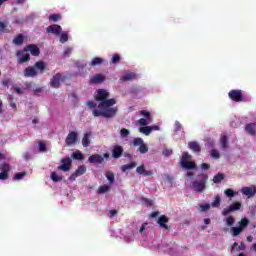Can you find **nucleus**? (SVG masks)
Here are the masks:
<instances>
[{
  "label": "nucleus",
  "instance_id": "obj_17",
  "mask_svg": "<svg viewBox=\"0 0 256 256\" xmlns=\"http://www.w3.org/2000/svg\"><path fill=\"white\" fill-rule=\"evenodd\" d=\"M105 81V76L102 74H96L90 78L89 83L90 85H99Z\"/></svg>",
  "mask_w": 256,
  "mask_h": 256
},
{
  "label": "nucleus",
  "instance_id": "obj_15",
  "mask_svg": "<svg viewBox=\"0 0 256 256\" xmlns=\"http://www.w3.org/2000/svg\"><path fill=\"white\" fill-rule=\"evenodd\" d=\"M241 193L242 195H245L246 197H255L256 194V187L252 186V187H242L241 189Z\"/></svg>",
  "mask_w": 256,
  "mask_h": 256
},
{
  "label": "nucleus",
  "instance_id": "obj_51",
  "mask_svg": "<svg viewBox=\"0 0 256 256\" xmlns=\"http://www.w3.org/2000/svg\"><path fill=\"white\" fill-rule=\"evenodd\" d=\"M25 175H27L26 172L16 173V174L14 175V179H15V180L23 179V177H25Z\"/></svg>",
  "mask_w": 256,
  "mask_h": 256
},
{
  "label": "nucleus",
  "instance_id": "obj_37",
  "mask_svg": "<svg viewBox=\"0 0 256 256\" xmlns=\"http://www.w3.org/2000/svg\"><path fill=\"white\" fill-rule=\"evenodd\" d=\"M139 153H141L142 155H145V153H147L149 151V147L147 146V144H141V146H139L138 148Z\"/></svg>",
  "mask_w": 256,
  "mask_h": 256
},
{
  "label": "nucleus",
  "instance_id": "obj_24",
  "mask_svg": "<svg viewBox=\"0 0 256 256\" xmlns=\"http://www.w3.org/2000/svg\"><path fill=\"white\" fill-rule=\"evenodd\" d=\"M137 167L136 162H131L129 164H124L121 166V171L125 173V171H131V169H135Z\"/></svg>",
  "mask_w": 256,
  "mask_h": 256
},
{
  "label": "nucleus",
  "instance_id": "obj_60",
  "mask_svg": "<svg viewBox=\"0 0 256 256\" xmlns=\"http://www.w3.org/2000/svg\"><path fill=\"white\" fill-rule=\"evenodd\" d=\"M77 177H79L77 174H75V172L74 173H72L71 175H70V177H69V181H75V179H77Z\"/></svg>",
  "mask_w": 256,
  "mask_h": 256
},
{
  "label": "nucleus",
  "instance_id": "obj_22",
  "mask_svg": "<svg viewBox=\"0 0 256 256\" xmlns=\"http://www.w3.org/2000/svg\"><path fill=\"white\" fill-rule=\"evenodd\" d=\"M83 147H89L91 145V132L85 133L82 138Z\"/></svg>",
  "mask_w": 256,
  "mask_h": 256
},
{
  "label": "nucleus",
  "instance_id": "obj_4",
  "mask_svg": "<svg viewBox=\"0 0 256 256\" xmlns=\"http://www.w3.org/2000/svg\"><path fill=\"white\" fill-rule=\"evenodd\" d=\"M180 163H181V167H183V169H187L188 171L197 169V164H195V162H191V155L189 154V152L182 153V158Z\"/></svg>",
  "mask_w": 256,
  "mask_h": 256
},
{
  "label": "nucleus",
  "instance_id": "obj_9",
  "mask_svg": "<svg viewBox=\"0 0 256 256\" xmlns=\"http://www.w3.org/2000/svg\"><path fill=\"white\" fill-rule=\"evenodd\" d=\"M140 115H142L145 118H140L138 120V124L141 125V127H147L149 123H151V113L147 110H141Z\"/></svg>",
  "mask_w": 256,
  "mask_h": 256
},
{
  "label": "nucleus",
  "instance_id": "obj_27",
  "mask_svg": "<svg viewBox=\"0 0 256 256\" xmlns=\"http://www.w3.org/2000/svg\"><path fill=\"white\" fill-rule=\"evenodd\" d=\"M87 172V167L85 165L79 166L76 171L74 172L78 177H81V175H85Z\"/></svg>",
  "mask_w": 256,
  "mask_h": 256
},
{
  "label": "nucleus",
  "instance_id": "obj_61",
  "mask_svg": "<svg viewBox=\"0 0 256 256\" xmlns=\"http://www.w3.org/2000/svg\"><path fill=\"white\" fill-rule=\"evenodd\" d=\"M245 249H246L245 243L241 242L240 246L238 247V251H245Z\"/></svg>",
  "mask_w": 256,
  "mask_h": 256
},
{
  "label": "nucleus",
  "instance_id": "obj_19",
  "mask_svg": "<svg viewBox=\"0 0 256 256\" xmlns=\"http://www.w3.org/2000/svg\"><path fill=\"white\" fill-rule=\"evenodd\" d=\"M137 79V74L134 73V72H126L121 78H120V81H124V82H127V81H133Z\"/></svg>",
  "mask_w": 256,
  "mask_h": 256
},
{
  "label": "nucleus",
  "instance_id": "obj_28",
  "mask_svg": "<svg viewBox=\"0 0 256 256\" xmlns=\"http://www.w3.org/2000/svg\"><path fill=\"white\" fill-rule=\"evenodd\" d=\"M249 226V219L247 218H242L239 222V228L243 231L244 229H247Z\"/></svg>",
  "mask_w": 256,
  "mask_h": 256
},
{
  "label": "nucleus",
  "instance_id": "obj_10",
  "mask_svg": "<svg viewBox=\"0 0 256 256\" xmlns=\"http://www.w3.org/2000/svg\"><path fill=\"white\" fill-rule=\"evenodd\" d=\"M239 209H241V202L232 203L230 206L223 209L222 215L227 217L229 213H233V211H239Z\"/></svg>",
  "mask_w": 256,
  "mask_h": 256
},
{
  "label": "nucleus",
  "instance_id": "obj_25",
  "mask_svg": "<svg viewBox=\"0 0 256 256\" xmlns=\"http://www.w3.org/2000/svg\"><path fill=\"white\" fill-rule=\"evenodd\" d=\"M255 127L256 123H249L246 125L245 131H247L249 135H256Z\"/></svg>",
  "mask_w": 256,
  "mask_h": 256
},
{
  "label": "nucleus",
  "instance_id": "obj_53",
  "mask_svg": "<svg viewBox=\"0 0 256 256\" xmlns=\"http://www.w3.org/2000/svg\"><path fill=\"white\" fill-rule=\"evenodd\" d=\"M86 105L87 107H89V109H95V107H97V103H95L94 101H88Z\"/></svg>",
  "mask_w": 256,
  "mask_h": 256
},
{
  "label": "nucleus",
  "instance_id": "obj_12",
  "mask_svg": "<svg viewBox=\"0 0 256 256\" xmlns=\"http://www.w3.org/2000/svg\"><path fill=\"white\" fill-rule=\"evenodd\" d=\"M157 223H158L160 229H165L166 231H171V226L167 225L169 223V217H167L165 215H161L158 218Z\"/></svg>",
  "mask_w": 256,
  "mask_h": 256
},
{
  "label": "nucleus",
  "instance_id": "obj_5",
  "mask_svg": "<svg viewBox=\"0 0 256 256\" xmlns=\"http://www.w3.org/2000/svg\"><path fill=\"white\" fill-rule=\"evenodd\" d=\"M229 99L234 101L235 103H243L245 102V96L243 95V90H230L228 93Z\"/></svg>",
  "mask_w": 256,
  "mask_h": 256
},
{
  "label": "nucleus",
  "instance_id": "obj_29",
  "mask_svg": "<svg viewBox=\"0 0 256 256\" xmlns=\"http://www.w3.org/2000/svg\"><path fill=\"white\" fill-rule=\"evenodd\" d=\"M230 231H231L233 237H238V235H241V232L243 230L238 226V227H231Z\"/></svg>",
  "mask_w": 256,
  "mask_h": 256
},
{
  "label": "nucleus",
  "instance_id": "obj_20",
  "mask_svg": "<svg viewBox=\"0 0 256 256\" xmlns=\"http://www.w3.org/2000/svg\"><path fill=\"white\" fill-rule=\"evenodd\" d=\"M88 161L89 163H103L104 159H103V156L99 155V154H94V155H91L89 158H88Z\"/></svg>",
  "mask_w": 256,
  "mask_h": 256
},
{
  "label": "nucleus",
  "instance_id": "obj_47",
  "mask_svg": "<svg viewBox=\"0 0 256 256\" xmlns=\"http://www.w3.org/2000/svg\"><path fill=\"white\" fill-rule=\"evenodd\" d=\"M162 155H164V157H169L170 155H173V150L168 149V148H165V149L162 151Z\"/></svg>",
  "mask_w": 256,
  "mask_h": 256
},
{
  "label": "nucleus",
  "instance_id": "obj_11",
  "mask_svg": "<svg viewBox=\"0 0 256 256\" xmlns=\"http://www.w3.org/2000/svg\"><path fill=\"white\" fill-rule=\"evenodd\" d=\"M0 181H5L9 179V171H11V166L9 164H2L0 165Z\"/></svg>",
  "mask_w": 256,
  "mask_h": 256
},
{
  "label": "nucleus",
  "instance_id": "obj_42",
  "mask_svg": "<svg viewBox=\"0 0 256 256\" xmlns=\"http://www.w3.org/2000/svg\"><path fill=\"white\" fill-rule=\"evenodd\" d=\"M226 225H227L228 227H233V225H235V217L229 216V217L226 219Z\"/></svg>",
  "mask_w": 256,
  "mask_h": 256
},
{
  "label": "nucleus",
  "instance_id": "obj_55",
  "mask_svg": "<svg viewBox=\"0 0 256 256\" xmlns=\"http://www.w3.org/2000/svg\"><path fill=\"white\" fill-rule=\"evenodd\" d=\"M201 169H203L204 171H207V170L211 169V165H209L207 163H202Z\"/></svg>",
  "mask_w": 256,
  "mask_h": 256
},
{
  "label": "nucleus",
  "instance_id": "obj_7",
  "mask_svg": "<svg viewBox=\"0 0 256 256\" xmlns=\"http://www.w3.org/2000/svg\"><path fill=\"white\" fill-rule=\"evenodd\" d=\"M65 81V76L61 73H56L50 80V86L53 89H59L61 87V83Z\"/></svg>",
  "mask_w": 256,
  "mask_h": 256
},
{
  "label": "nucleus",
  "instance_id": "obj_21",
  "mask_svg": "<svg viewBox=\"0 0 256 256\" xmlns=\"http://www.w3.org/2000/svg\"><path fill=\"white\" fill-rule=\"evenodd\" d=\"M220 144L222 145L223 149H227V147H229V136H227L226 133L221 134Z\"/></svg>",
  "mask_w": 256,
  "mask_h": 256
},
{
  "label": "nucleus",
  "instance_id": "obj_49",
  "mask_svg": "<svg viewBox=\"0 0 256 256\" xmlns=\"http://www.w3.org/2000/svg\"><path fill=\"white\" fill-rule=\"evenodd\" d=\"M225 195L227 197H235V191H233V189H231V188H228L225 190Z\"/></svg>",
  "mask_w": 256,
  "mask_h": 256
},
{
  "label": "nucleus",
  "instance_id": "obj_57",
  "mask_svg": "<svg viewBox=\"0 0 256 256\" xmlns=\"http://www.w3.org/2000/svg\"><path fill=\"white\" fill-rule=\"evenodd\" d=\"M13 89L17 95H23V90H21V88L15 86Z\"/></svg>",
  "mask_w": 256,
  "mask_h": 256
},
{
  "label": "nucleus",
  "instance_id": "obj_64",
  "mask_svg": "<svg viewBox=\"0 0 256 256\" xmlns=\"http://www.w3.org/2000/svg\"><path fill=\"white\" fill-rule=\"evenodd\" d=\"M117 215V210H110V217H115Z\"/></svg>",
  "mask_w": 256,
  "mask_h": 256
},
{
  "label": "nucleus",
  "instance_id": "obj_40",
  "mask_svg": "<svg viewBox=\"0 0 256 256\" xmlns=\"http://www.w3.org/2000/svg\"><path fill=\"white\" fill-rule=\"evenodd\" d=\"M38 147H39V153L47 152V144H45V142H39Z\"/></svg>",
  "mask_w": 256,
  "mask_h": 256
},
{
  "label": "nucleus",
  "instance_id": "obj_6",
  "mask_svg": "<svg viewBox=\"0 0 256 256\" xmlns=\"http://www.w3.org/2000/svg\"><path fill=\"white\" fill-rule=\"evenodd\" d=\"M17 62L20 65H23V63H29L31 61V55H29V52L25 50V47L23 50H18L16 53Z\"/></svg>",
  "mask_w": 256,
  "mask_h": 256
},
{
  "label": "nucleus",
  "instance_id": "obj_14",
  "mask_svg": "<svg viewBox=\"0 0 256 256\" xmlns=\"http://www.w3.org/2000/svg\"><path fill=\"white\" fill-rule=\"evenodd\" d=\"M24 48L25 51H27L28 53L30 52L33 55V57H39V55H41V50L35 44H29Z\"/></svg>",
  "mask_w": 256,
  "mask_h": 256
},
{
  "label": "nucleus",
  "instance_id": "obj_18",
  "mask_svg": "<svg viewBox=\"0 0 256 256\" xmlns=\"http://www.w3.org/2000/svg\"><path fill=\"white\" fill-rule=\"evenodd\" d=\"M123 155V147L120 145H116L112 149V157L113 159H119Z\"/></svg>",
  "mask_w": 256,
  "mask_h": 256
},
{
  "label": "nucleus",
  "instance_id": "obj_30",
  "mask_svg": "<svg viewBox=\"0 0 256 256\" xmlns=\"http://www.w3.org/2000/svg\"><path fill=\"white\" fill-rule=\"evenodd\" d=\"M139 132L143 133L144 135L148 136L151 135V127L150 126H143L139 128Z\"/></svg>",
  "mask_w": 256,
  "mask_h": 256
},
{
  "label": "nucleus",
  "instance_id": "obj_35",
  "mask_svg": "<svg viewBox=\"0 0 256 256\" xmlns=\"http://www.w3.org/2000/svg\"><path fill=\"white\" fill-rule=\"evenodd\" d=\"M72 159H76L78 161H83L84 157L83 154L81 153V151H76L72 154Z\"/></svg>",
  "mask_w": 256,
  "mask_h": 256
},
{
  "label": "nucleus",
  "instance_id": "obj_13",
  "mask_svg": "<svg viewBox=\"0 0 256 256\" xmlns=\"http://www.w3.org/2000/svg\"><path fill=\"white\" fill-rule=\"evenodd\" d=\"M65 143L68 147H71V145H75V143H77V132H69L65 139Z\"/></svg>",
  "mask_w": 256,
  "mask_h": 256
},
{
  "label": "nucleus",
  "instance_id": "obj_2",
  "mask_svg": "<svg viewBox=\"0 0 256 256\" xmlns=\"http://www.w3.org/2000/svg\"><path fill=\"white\" fill-rule=\"evenodd\" d=\"M47 68V64L44 61H37L33 66H28L24 69L23 74L24 77H37L39 75H43L45 73V69Z\"/></svg>",
  "mask_w": 256,
  "mask_h": 256
},
{
  "label": "nucleus",
  "instance_id": "obj_38",
  "mask_svg": "<svg viewBox=\"0 0 256 256\" xmlns=\"http://www.w3.org/2000/svg\"><path fill=\"white\" fill-rule=\"evenodd\" d=\"M212 207H220L221 206V196H215V200L211 203Z\"/></svg>",
  "mask_w": 256,
  "mask_h": 256
},
{
  "label": "nucleus",
  "instance_id": "obj_3",
  "mask_svg": "<svg viewBox=\"0 0 256 256\" xmlns=\"http://www.w3.org/2000/svg\"><path fill=\"white\" fill-rule=\"evenodd\" d=\"M199 180H194L191 183V187L193 191H196L197 193H203L205 189L207 188V181H209V176L205 173H201L198 175Z\"/></svg>",
  "mask_w": 256,
  "mask_h": 256
},
{
  "label": "nucleus",
  "instance_id": "obj_41",
  "mask_svg": "<svg viewBox=\"0 0 256 256\" xmlns=\"http://www.w3.org/2000/svg\"><path fill=\"white\" fill-rule=\"evenodd\" d=\"M120 62H121V55L114 54L112 56L111 63H113L115 65V64L120 63Z\"/></svg>",
  "mask_w": 256,
  "mask_h": 256
},
{
  "label": "nucleus",
  "instance_id": "obj_39",
  "mask_svg": "<svg viewBox=\"0 0 256 256\" xmlns=\"http://www.w3.org/2000/svg\"><path fill=\"white\" fill-rule=\"evenodd\" d=\"M0 31L2 33H11V30L9 28H7V24H5V22H1V21H0Z\"/></svg>",
  "mask_w": 256,
  "mask_h": 256
},
{
  "label": "nucleus",
  "instance_id": "obj_36",
  "mask_svg": "<svg viewBox=\"0 0 256 256\" xmlns=\"http://www.w3.org/2000/svg\"><path fill=\"white\" fill-rule=\"evenodd\" d=\"M51 179L54 181V183H58V181H63V176L57 175V172H52Z\"/></svg>",
  "mask_w": 256,
  "mask_h": 256
},
{
  "label": "nucleus",
  "instance_id": "obj_26",
  "mask_svg": "<svg viewBox=\"0 0 256 256\" xmlns=\"http://www.w3.org/2000/svg\"><path fill=\"white\" fill-rule=\"evenodd\" d=\"M25 41V36L23 34H18L14 39L13 43L14 45L21 46Z\"/></svg>",
  "mask_w": 256,
  "mask_h": 256
},
{
  "label": "nucleus",
  "instance_id": "obj_8",
  "mask_svg": "<svg viewBox=\"0 0 256 256\" xmlns=\"http://www.w3.org/2000/svg\"><path fill=\"white\" fill-rule=\"evenodd\" d=\"M60 162L61 165L58 166V171H63L64 173L71 171V167L73 165V160H71V158H62Z\"/></svg>",
  "mask_w": 256,
  "mask_h": 256
},
{
  "label": "nucleus",
  "instance_id": "obj_62",
  "mask_svg": "<svg viewBox=\"0 0 256 256\" xmlns=\"http://www.w3.org/2000/svg\"><path fill=\"white\" fill-rule=\"evenodd\" d=\"M150 127V131H159V126L158 125H153V126H149Z\"/></svg>",
  "mask_w": 256,
  "mask_h": 256
},
{
  "label": "nucleus",
  "instance_id": "obj_44",
  "mask_svg": "<svg viewBox=\"0 0 256 256\" xmlns=\"http://www.w3.org/2000/svg\"><path fill=\"white\" fill-rule=\"evenodd\" d=\"M130 133L131 132L129 130H127V128H122L120 130V137H122V138L129 137Z\"/></svg>",
  "mask_w": 256,
  "mask_h": 256
},
{
  "label": "nucleus",
  "instance_id": "obj_50",
  "mask_svg": "<svg viewBox=\"0 0 256 256\" xmlns=\"http://www.w3.org/2000/svg\"><path fill=\"white\" fill-rule=\"evenodd\" d=\"M136 173H138V175H143L145 173V166L144 165L138 166L136 168Z\"/></svg>",
  "mask_w": 256,
  "mask_h": 256
},
{
  "label": "nucleus",
  "instance_id": "obj_48",
  "mask_svg": "<svg viewBox=\"0 0 256 256\" xmlns=\"http://www.w3.org/2000/svg\"><path fill=\"white\" fill-rule=\"evenodd\" d=\"M201 211L203 213H205V211H209V209H211V204L207 203V204H202L200 205Z\"/></svg>",
  "mask_w": 256,
  "mask_h": 256
},
{
  "label": "nucleus",
  "instance_id": "obj_33",
  "mask_svg": "<svg viewBox=\"0 0 256 256\" xmlns=\"http://www.w3.org/2000/svg\"><path fill=\"white\" fill-rule=\"evenodd\" d=\"M109 189H111V186L109 185H102L98 188V194L99 195H103V193H107V191H109Z\"/></svg>",
  "mask_w": 256,
  "mask_h": 256
},
{
  "label": "nucleus",
  "instance_id": "obj_56",
  "mask_svg": "<svg viewBox=\"0 0 256 256\" xmlns=\"http://www.w3.org/2000/svg\"><path fill=\"white\" fill-rule=\"evenodd\" d=\"M23 159H24L25 161H29V159H31V153L25 152V153L23 154Z\"/></svg>",
  "mask_w": 256,
  "mask_h": 256
},
{
  "label": "nucleus",
  "instance_id": "obj_31",
  "mask_svg": "<svg viewBox=\"0 0 256 256\" xmlns=\"http://www.w3.org/2000/svg\"><path fill=\"white\" fill-rule=\"evenodd\" d=\"M106 178L108 179L110 185H113V183H115V174H113V172L108 171L106 172Z\"/></svg>",
  "mask_w": 256,
  "mask_h": 256
},
{
  "label": "nucleus",
  "instance_id": "obj_58",
  "mask_svg": "<svg viewBox=\"0 0 256 256\" xmlns=\"http://www.w3.org/2000/svg\"><path fill=\"white\" fill-rule=\"evenodd\" d=\"M144 177H151V175H153V171H149V170H144Z\"/></svg>",
  "mask_w": 256,
  "mask_h": 256
},
{
  "label": "nucleus",
  "instance_id": "obj_34",
  "mask_svg": "<svg viewBox=\"0 0 256 256\" xmlns=\"http://www.w3.org/2000/svg\"><path fill=\"white\" fill-rule=\"evenodd\" d=\"M101 63H103V59L100 58V57H95V58L92 59L90 65L92 67H96V65H101Z\"/></svg>",
  "mask_w": 256,
  "mask_h": 256
},
{
  "label": "nucleus",
  "instance_id": "obj_43",
  "mask_svg": "<svg viewBox=\"0 0 256 256\" xmlns=\"http://www.w3.org/2000/svg\"><path fill=\"white\" fill-rule=\"evenodd\" d=\"M143 144H144L143 138H134V140H133L134 147H140Z\"/></svg>",
  "mask_w": 256,
  "mask_h": 256
},
{
  "label": "nucleus",
  "instance_id": "obj_45",
  "mask_svg": "<svg viewBox=\"0 0 256 256\" xmlns=\"http://www.w3.org/2000/svg\"><path fill=\"white\" fill-rule=\"evenodd\" d=\"M61 19V15L59 14H51L49 16V21H54V22H57Z\"/></svg>",
  "mask_w": 256,
  "mask_h": 256
},
{
  "label": "nucleus",
  "instance_id": "obj_1",
  "mask_svg": "<svg viewBox=\"0 0 256 256\" xmlns=\"http://www.w3.org/2000/svg\"><path fill=\"white\" fill-rule=\"evenodd\" d=\"M95 101H100L98 109H93L92 115L94 117H104V119H113L117 115V107H113L117 100L115 98L109 99V92L105 89H99L95 95Z\"/></svg>",
  "mask_w": 256,
  "mask_h": 256
},
{
  "label": "nucleus",
  "instance_id": "obj_32",
  "mask_svg": "<svg viewBox=\"0 0 256 256\" xmlns=\"http://www.w3.org/2000/svg\"><path fill=\"white\" fill-rule=\"evenodd\" d=\"M223 179H225V175L219 173V174L214 176L213 183L219 184V183H221L223 181Z\"/></svg>",
  "mask_w": 256,
  "mask_h": 256
},
{
  "label": "nucleus",
  "instance_id": "obj_52",
  "mask_svg": "<svg viewBox=\"0 0 256 256\" xmlns=\"http://www.w3.org/2000/svg\"><path fill=\"white\" fill-rule=\"evenodd\" d=\"M211 157H212L213 159H219V157H220L219 151H217V150H212V151H211Z\"/></svg>",
  "mask_w": 256,
  "mask_h": 256
},
{
  "label": "nucleus",
  "instance_id": "obj_63",
  "mask_svg": "<svg viewBox=\"0 0 256 256\" xmlns=\"http://www.w3.org/2000/svg\"><path fill=\"white\" fill-rule=\"evenodd\" d=\"M146 227H147V223H143L142 226L140 227L139 233H143Z\"/></svg>",
  "mask_w": 256,
  "mask_h": 256
},
{
  "label": "nucleus",
  "instance_id": "obj_54",
  "mask_svg": "<svg viewBox=\"0 0 256 256\" xmlns=\"http://www.w3.org/2000/svg\"><path fill=\"white\" fill-rule=\"evenodd\" d=\"M183 126L181 125V123H179V121L175 122V131H182Z\"/></svg>",
  "mask_w": 256,
  "mask_h": 256
},
{
  "label": "nucleus",
  "instance_id": "obj_16",
  "mask_svg": "<svg viewBox=\"0 0 256 256\" xmlns=\"http://www.w3.org/2000/svg\"><path fill=\"white\" fill-rule=\"evenodd\" d=\"M61 31H63V29L58 24H53L46 28V32L52 33V35H61Z\"/></svg>",
  "mask_w": 256,
  "mask_h": 256
},
{
  "label": "nucleus",
  "instance_id": "obj_23",
  "mask_svg": "<svg viewBox=\"0 0 256 256\" xmlns=\"http://www.w3.org/2000/svg\"><path fill=\"white\" fill-rule=\"evenodd\" d=\"M189 149L194 153H201V146L196 141L189 142Z\"/></svg>",
  "mask_w": 256,
  "mask_h": 256
},
{
  "label": "nucleus",
  "instance_id": "obj_46",
  "mask_svg": "<svg viewBox=\"0 0 256 256\" xmlns=\"http://www.w3.org/2000/svg\"><path fill=\"white\" fill-rule=\"evenodd\" d=\"M67 41H69V36L64 32L60 36V43H67Z\"/></svg>",
  "mask_w": 256,
  "mask_h": 256
},
{
  "label": "nucleus",
  "instance_id": "obj_59",
  "mask_svg": "<svg viewBox=\"0 0 256 256\" xmlns=\"http://www.w3.org/2000/svg\"><path fill=\"white\" fill-rule=\"evenodd\" d=\"M150 217H152V219H157L159 217V211H156V212H152L150 214Z\"/></svg>",
  "mask_w": 256,
  "mask_h": 256
}]
</instances>
